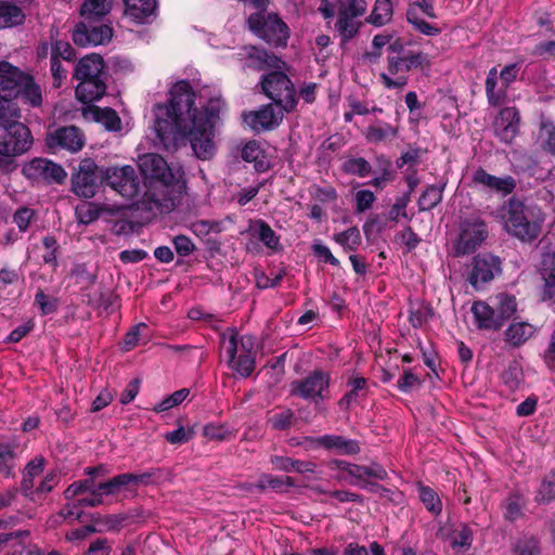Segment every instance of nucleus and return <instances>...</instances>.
<instances>
[{"instance_id": "obj_53", "label": "nucleus", "mask_w": 555, "mask_h": 555, "mask_svg": "<svg viewBox=\"0 0 555 555\" xmlns=\"http://www.w3.org/2000/svg\"><path fill=\"white\" fill-rule=\"evenodd\" d=\"M35 218L36 212L34 209L28 207H20L13 216V221L16 223L20 231L25 232Z\"/></svg>"}, {"instance_id": "obj_35", "label": "nucleus", "mask_w": 555, "mask_h": 555, "mask_svg": "<svg viewBox=\"0 0 555 555\" xmlns=\"http://www.w3.org/2000/svg\"><path fill=\"white\" fill-rule=\"evenodd\" d=\"M16 447L10 443H0V474L4 477L14 476L16 467Z\"/></svg>"}, {"instance_id": "obj_42", "label": "nucleus", "mask_w": 555, "mask_h": 555, "mask_svg": "<svg viewBox=\"0 0 555 555\" xmlns=\"http://www.w3.org/2000/svg\"><path fill=\"white\" fill-rule=\"evenodd\" d=\"M334 240L345 250H356L361 244V234L358 228L352 227L334 235Z\"/></svg>"}, {"instance_id": "obj_17", "label": "nucleus", "mask_w": 555, "mask_h": 555, "mask_svg": "<svg viewBox=\"0 0 555 555\" xmlns=\"http://www.w3.org/2000/svg\"><path fill=\"white\" fill-rule=\"evenodd\" d=\"M305 441L309 443L308 449L322 447L327 451H333L340 455H354L361 451L357 440L340 435H324L315 438L306 437Z\"/></svg>"}, {"instance_id": "obj_31", "label": "nucleus", "mask_w": 555, "mask_h": 555, "mask_svg": "<svg viewBox=\"0 0 555 555\" xmlns=\"http://www.w3.org/2000/svg\"><path fill=\"white\" fill-rule=\"evenodd\" d=\"M534 334V327L525 321L512 322L504 332V341L512 347H519Z\"/></svg>"}, {"instance_id": "obj_52", "label": "nucleus", "mask_w": 555, "mask_h": 555, "mask_svg": "<svg viewBox=\"0 0 555 555\" xmlns=\"http://www.w3.org/2000/svg\"><path fill=\"white\" fill-rule=\"evenodd\" d=\"M160 469H152L141 474H130L132 491H134L138 486H147L154 483L160 478Z\"/></svg>"}, {"instance_id": "obj_50", "label": "nucleus", "mask_w": 555, "mask_h": 555, "mask_svg": "<svg viewBox=\"0 0 555 555\" xmlns=\"http://www.w3.org/2000/svg\"><path fill=\"white\" fill-rule=\"evenodd\" d=\"M101 210L92 203H83L76 208V216L80 223L88 224L100 217Z\"/></svg>"}, {"instance_id": "obj_1", "label": "nucleus", "mask_w": 555, "mask_h": 555, "mask_svg": "<svg viewBox=\"0 0 555 555\" xmlns=\"http://www.w3.org/2000/svg\"><path fill=\"white\" fill-rule=\"evenodd\" d=\"M194 98L189 82L175 83L169 91V103L154 107V130L165 145L186 138L196 157L209 159L215 152L214 127L222 102L212 98L203 111H197L193 107Z\"/></svg>"}, {"instance_id": "obj_26", "label": "nucleus", "mask_w": 555, "mask_h": 555, "mask_svg": "<svg viewBox=\"0 0 555 555\" xmlns=\"http://www.w3.org/2000/svg\"><path fill=\"white\" fill-rule=\"evenodd\" d=\"M24 73L7 62L0 63V101H10Z\"/></svg>"}, {"instance_id": "obj_41", "label": "nucleus", "mask_w": 555, "mask_h": 555, "mask_svg": "<svg viewBox=\"0 0 555 555\" xmlns=\"http://www.w3.org/2000/svg\"><path fill=\"white\" fill-rule=\"evenodd\" d=\"M392 16V5L389 0H376L367 22L375 26L387 24Z\"/></svg>"}, {"instance_id": "obj_23", "label": "nucleus", "mask_w": 555, "mask_h": 555, "mask_svg": "<svg viewBox=\"0 0 555 555\" xmlns=\"http://www.w3.org/2000/svg\"><path fill=\"white\" fill-rule=\"evenodd\" d=\"M51 147H62L69 152H78L85 145V139L80 130L75 126L63 127L55 130L48 138Z\"/></svg>"}, {"instance_id": "obj_18", "label": "nucleus", "mask_w": 555, "mask_h": 555, "mask_svg": "<svg viewBox=\"0 0 555 555\" xmlns=\"http://www.w3.org/2000/svg\"><path fill=\"white\" fill-rule=\"evenodd\" d=\"M520 114L516 107L502 108L493 121L496 138L504 143H511L519 132Z\"/></svg>"}, {"instance_id": "obj_56", "label": "nucleus", "mask_w": 555, "mask_h": 555, "mask_svg": "<svg viewBox=\"0 0 555 555\" xmlns=\"http://www.w3.org/2000/svg\"><path fill=\"white\" fill-rule=\"evenodd\" d=\"M344 4L343 0H321L319 11L322 13L324 18L333 17L336 14L338 15V18H340Z\"/></svg>"}, {"instance_id": "obj_16", "label": "nucleus", "mask_w": 555, "mask_h": 555, "mask_svg": "<svg viewBox=\"0 0 555 555\" xmlns=\"http://www.w3.org/2000/svg\"><path fill=\"white\" fill-rule=\"evenodd\" d=\"M330 384L328 374L314 371L304 379L292 383V392L304 399L318 400L324 398V391Z\"/></svg>"}, {"instance_id": "obj_9", "label": "nucleus", "mask_w": 555, "mask_h": 555, "mask_svg": "<svg viewBox=\"0 0 555 555\" xmlns=\"http://www.w3.org/2000/svg\"><path fill=\"white\" fill-rule=\"evenodd\" d=\"M541 220H529L525 205L512 201L508 204L506 229L521 241L535 238L541 230Z\"/></svg>"}, {"instance_id": "obj_14", "label": "nucleus", "mask_w": 555, "mask_h": 555, "mask_svg": "<svg viewBox=\"0 0 555 555\" xmlns=\"http://www.w3.org/2000/svg\"><path fill=\"white\" fill-rule=\"evenodd\" d=\"M283 107L276 106L275 103L263 105L258 111L245 113L243 115L244 122L254 131L260 132L271 130L278 127L284 116Z\"/></svg>"}, {"instance_id": "obj_5", "label": "nucleus", "mask_w": 555, "mask_h": 555, "mask_svg": "<svg viewBox=\"0 0 555 555\" xmlns=\"http://www.w3.org/2000/svg\"><path fill=\"white\" fill-rule=\"evenodd\" d=\"M89 477L82 481L72 483L64 492L67 505L60 512L65 520L79 519L81 517L80 506H95L103 502L104 476L101 468L96 467L89 472Z\"/></svg>"}, {"instance_id": "obj_64", "label": "nucleus", "mask_w": 555, "mask_h": 555, "mask_svg": "<svg viewBox=\"0 0 555 555\" xmlns=\"http://www.w3.org/2000/svg\"><path fill=\"white\" fill-rule=\"evenodd\" d=\"M516 551L519 555H538L540 552L539 543L535 539H525L517 543Z\"/></svg>"}, {"instance_id": "obj_37", "label": "nucleus", "mask_w": 555, "mask_h": 555, "mask_svg": "<svg viewBox=\"0 0 555 555\" xmlns=\"http://www.w3.org/2000/svg\"><path fill=\"white\" fill-rule=\"evenodd\" d=\"M296 486L294 478L288 476H273L269 474L261 475L257 487L261 490L271 488L278 492H283L286 488Z\"/></svg>"}, {"instance_id": "obj_20", "label": "nucleus", "mask_w": 555, "mask_h": 555, "mask_svg": "<svg viewBox=\"0 0 555 555\" xmlns=\"http://www.w3.org/2000/svg\"><path fill=\"white\" fill-rule=\"evenodd\" d=\"M388 474L386 469L378 463L370 465H358L350 463L345 474L336 476L338 481H347L351 486H361L364 478H373L377 480L387 479Z\"/></svg>"}, {"instance_id": "obj_55", "label": "nucleus", "mask_w": 555, "mask_h": 555, "mask_svg": "<svg viewBox=\"0 0 555 555\" xmlns=\"http://www.w3.org/2000/svg\"><path fill=\"white\" fill-rule=\"evenodd\" d=\"M130 128L129 121H122L117 112L113 108L106 107V131L121 132L128 131Z\"/></svg>"}, {"instance_id": "obj_24", "label": "nucleus", "mask_w": 555, "mask_h": 555, "mask_svg": "<svg viewBox=\"0 0 555 555\" xmlns=\"http://www.w3.org/2000/svg\"><path fill=\"white\" fill-rule=\"evenodd\" d=\"M473 181L489 190L496 191L503 195L512 193L516 186L515 180L509 177H495L488 173L483 168H478L473 173Z\"/></svg>"}, {"instance_id": "obj_4", "label": "nucleus", "mask_w": 555, "mask_h": 555, "mask_svg": "<svg viewBox=\"0 0 555 555\" xmlns=\"http://www.w3.org/2000/svg\"><path fill=\"white\" fill-rule=\"evenodd\" d=\"M388 51V72L390 75H399L396 79H392L386 73L380 74V79L388 89H402L406 86V77L400 74L414 69L426 73L429 69L428 55L415 49L411 40L403 41L401 38H397L389 43Z\"/></svg>"}, {"instance_id": "obj_22", "label": "nucleus", "mask_w": 555, "mask_h": 555, "mask_svg": "<svg viewBox=\"0 0 555 555\" xmlns=\"http://www.w3.org/2000/svg\"><path fill=\"white\" fill-rule=\"evenodd\" d=\"M248 29L257 35H283L287 33V25L275 13L258 12L248 20Z\"/></svg>"}, {"instance_id": "obj_3", "label": "nucleus", "mask_w": 555, "mask_h": 555, "mask_svg": "<svg viewBox=\"0 0 555 555\" xmlns=\"http://www.w3.org/2000/svg\"><path fill=\"white\" fill-rule=\"evenodd\" d=\"M104 63L100 55L86 56L76 66L75 76L80 80L76 96L83 104L81 114L88 121L101 122L104 109L95 104L104 95Z\"/></svg>"}, {"instance_id": "obj_15", "label": "nucleus", "mask_w": 555, "mask_h": 555, "mask_svg": "<svg viewBox=\"0 0 555 555\" xmlns=\"http://www.w3.org/2000/svg\"><path fill=\"white\" fill-rule=\"evenodd\" d=\"M23 173L30 180L50 183H62L66 178L62 166L46 158H35L29 162L24 166Z\"/></svg>"}, {"instance_id": "obj_48", "label": "nucleus", "mask_w": 555, "mask_h": 555, "mask_svg": "<svg viewBox=\"0 0 555 555\" xmlns=\"http://www.w3.org/2000/svg\"><path fill=\"white\" fill-rule=\"evenodd\" d=\"M189 395H190V389H188V388L179 389V390L175 391L173 393H171L170 396L163 399L159 403H157L154 406L153 410L157 413L170 410V409L179 405L180 403H182L188 398Z\"/></svg>"}, {"instance_id": "obj_63", "label": "nucleus", "mask_w": 555, "mask_h": 555, "mask_svg": "<svg viewBox=\"0 0 555 555\" xmlns=\"http://www.w3.org/2000/svg\"><path fill=\"white\" fill-rule=\"evenodd\" d=\"M540 137L544 141V147L548 152L555 153V126L551 122H544L540 131Z\"/></svg>"}, {"instance_id": "obj_12", "label": "nucleus", "mask_w": 555, "mask_h": 555, "mask_svg": "<svg viewBox=\"0 0 555 555\" xmlns=\"http://www.w3.org/2000/svg\"><path fill=\"white\" fill-rule=\"evenodd\" d=\"M501 272V260L498 256L488 253L478 254L473 258L468 282L478 288L500 275Z\"/></svg>"}, {"instance_id": "obj_44", "label": "nucleus", "mask_w": 555, "mask_h": 555, "mask_svg": "<svg viewBox=\"0 0 555 555\" xmlns=\"http://www.w3.org/2000/svg\"><path fill=\"white\" fill-rule=\"evenodd\" d=\"M442 199V191L434 185L428 186L418 199V208L422 211L430 210Z\"/></svg>"}, {"instance_id": "obj_6", "label": "nucleus", "mask_w": 555, "mask_h": 555, "mask_svg": "<svg viewBox=\"0 0 555 555\" xmlns=\"http://www.w3.org/2000/svg\"><path fill=\"white\" fill-rule=\"evenodd\" d=\"M220 350L229 367L241 376L247 377L255 370V337L240 336L234 328H228L220 336Z\"/></svg>"}, {"instance_id": "obj_27", "label": "nucleus", "mask_w": 555, "mask_h": 555, "mask_svg": "<svg viewBox=\"0 0 555 555\" xmlns=\"http://www.w3.org/2000/svg\"><path fill=\"white\" fill-rule=\"evenodd\" d=\"M125 14L138 24L149 23L155 16L156 0H122Z\"/></svg>"}, {"instance_id": "obj_46", "label": "nucleus", "mask_w": 555, "mask_h": 555, "mask_svg": "<svg viewBox=\"0 0 555 555\" xmlns=\"http://www.w3.org/2000/svg\"><path fill=\"white\" fill-rule=\"evenodd\" d=\"M343 169L345 172L356 175L361 178L366 177L371 172L370 163L363 157H353L344 162Z\"/></svg>"}, {"instance_id": "obj_25", "label": "nucleus", "mask_w": 555, "mask_h": 555, "mask_svg": "<svg viewBox=\"0 0 555 555\" xmlns=\"http://www.w3.org/2000/svg\"><path fill=\"white\" fill-rule=\"evenodd\" d=\"M475 324L478 328L496 331L502 327L493 305L486 301H475L470 308Z\"/></svg>"}, {"instance_id": "obj_47", "label": "nucleus", "mask_w": 555, "mask_h": 555, "mask_svg": "<svg viewBox=\"0 0 555 555\" xmlns=\"http://www.w3.org/2000/svg\"><path fill=\"white\" fill-rule=\"evenodd\" d=\"M473 532L466 525H461L454 529L450 537V543L453 548H468L472 545Z\"/></svg>"}, {"instance_id": "obj_33", "label": "nucleus", "mask_w": 555, "mask_h": 555, "mask_svg": "<svg viewBox=\"0 0 555 555\" xmlns=\"http://www.w3.org/2000/svg\"><path fill=\"white\" fill-rule=\"evenodd\" d=\"M491 302L502 324L508 320L517 309L515 296L505 293L498 294L491 299Z\"/></svg>"}, {"instance_id": "obj_58", "label": "nucleus", "mask_w": 555, "mask_h": 555, "mask_svg": "<svg viewBox=\"0 0 555 555\" xmlns=\"http://www.w3.org/2000/svg\"><path fill=\"white\" fill-rule=\"evenodd\" d=\"M35 302L38 305L42 314L53 313L57 308L56 299L47 296L42 291L36 293Z\"/></svg>"}, {"instance_id": "obj_59", "label": "nucleus", "mask_w": 555, "mask_h": 555, "mask_svg": "<svg viewBox=\"0 0 555 555\" xmlns=\"http://www.w3.org/2000/svg\"><path fill=\"white\" fill-rule=\"evenodd\" d=\"M172 243H173L176 251L182 257H186V256L191 255L195 249V245L192 242V240L185 235L175 236L172 238Z\"/></svg>"}, {"instance_id": "obj_38", "label": "nucleus", "mask_w": 555, "mask_h": 555, "mask_svg": "<svg viewBox=\"0 0 555 555\" xmlns=\"http://www.w3.org/2000/svg\"><path fill=\"white\" fill-rule=\"evenodd\" d=\"M498 69L492 67L486 79V94L490 105L498 106L506 99V91L496 88Z\"/></svg>"}, {"instance_id": "obj_60", "label": "nucleus", "mask_w": 555, "mask_h": 555, "mask_svg": "<svg viewBox=\"0 0 555 555\" xmlns=\"http://www.w3.org/2000/svg\"><path fill=\"white\" fill-rule=\"evenodd\" d=\"M410 202V195L405 194L398 197L389 210V219L392 221H398L400 217L406 218L405 208Z\"/></svg>"}, {"instance_id": "obj_7", "label": "nucleus", "mask_w": 555, "mask_h": 555, "mask_svg": "<svg viewBox=\"0 0 555 555\" xmlns=\"http://www.w3.org/2000/svg\"><path fill=\"white\" fill-rule=\"evenodd\" d=\"M16 116H10L7 120L0 122V155L17 156L27 152L33 144L30 130L17 119Z\"/></svg>"}, {"instance_id": "obj_51", "label": "nucleus", "mask_w": 555, "mask_h": 555, "mask_svg": "<svg viewBox=\"0 0 555 555\" xmlns=\"http://www.w3.org/2000/svg\"><path fill=\"white\" fill-rule=\"evenodd\" d=\"M537 499L540 502H548L555 499V470L551 472L542 481Z\"/></svg>"}, {"instance_id": "obj_43", "label": "nucleus", "mask_w": 555, "mask_h": 555, "mask_svg": "<svg viewBox=\"0 0 555 555\" xmlns=\"http://www.w3.org/2000/svg\"><path fill=\"white\" fill-rule=\"evenodd\" d=\"M43 463L44 460L42 457H36L31 460L25 467L22 480V488L25 492L33 489L34 478L43 472Z\"/></svg>"}, {"instance_id": "obj_36", "label": "nucleus", "mask_w": 555, "mask_h": 555, "mask_svg": "<svg viewBox=\"0 0 555 555\" xmlns=\"http://www.w3.org/2000/svg\"><path fill=\"white\" fill-rule=\"evenodd\" d=\"M253 230L257 238L262 242L268 249L275 251L280 248V237L267 222L262 220L256 221Z\"/></svg>"}, {"instance_id": "obj_10", "label": "nucleus", "mask_w": 555, "mask_h": 555, "mask_svg": "<svg viewBox=\"0 0 555 555\" xmlns=\"http://www.w3.org/2000/svg\"><path fill=\"white\" fill-rule=\"evenodd\" d=\"M488 230L479 219L466 220L461 225V232L453 243V256L462 257L474 253L487 238Z\"/></svg>"}, {"instance_id": "obj_39", "label": "nucleus", "mask_w": 555, "mask_h": 555, "mask_svg": "<svg viewBox=\"0 0 555 555\" xmlns=\"http://www.w3.org/2000/svg\"><path fill=\"white\" fill-rule=\"evenodd\" d=\"M128 492H132L130 474H120L106 480V496L120 495L126 498Z\"/></svg>"}, {"instance_id": "obj_57", "label": "nucleus", "mask_w": 555, "mask_h": 555, "mask_svg": "<svg viewBox=\"0 0 555 555\" xmlns=\"http://www.w3.org/2000/svg\"><path fill=\"white\" fill-rule=\"evenodd\" d=\"M147 326L144 323L134 325L126 335L121 343V349L129 351L134 348L139 343L140 333L142 330H146Z\"/></svg>"}, {"instance_id": "obj_40", "label": "nucleus", "mask_w": 555, "mask_h": 555, "mask_svg": "<svg viewBox=\"0 0 555 555\" xmlns=\"http://www.w3.org/2000/svg\"><path fill=\"white\" fill-rule=\"evenodd\" d=\"M397 129L387 122H378L371 125L365 131V139L370 143H379L388 138H395L397 135Z\"/></svg>"}, {"instance_id": "obj_54", "label": "nucleus", "mask_w": 555, "mask_h": 555, "mask_svg": "<svg viewBox=\"0 0 555 555\" xmlns=\"http://www.w3.org/2000/svg\"><path fill=\"white\" fill-rule=\"evenodd\" d=\"M193 436L194 430L192 428L179 426L177 429L166 433L165 439L170 444H182L190 441Z\"/></svg>"}, {"instance_id": "obj_28", "label": "nucleus", "mask_w": 555, "mask_h": 555, "mask_svg": "<svg viewBox=\"0 0 555 555\" xmlns=\"http://www.w3.org/2000/svg\"><path fill=\"white\" fill-rule=\"evenodd\" d=\"M365 10V0H348V3L344 4L341 17L337 21V30L340 31L341 35H354L357 29L354 27L353 18L362 15Z\"/></svg>"}, {"instance_id": "obj_29", "label": "nucleus", "mask_w": 555, "mask_h": 555, "mask_svg": "<svg viewBox=\"0 0 555 555\" xmlns=\"http://www.w3.org/2000/svg\"><path fill=\"white\" fill-rule=\"evenodd\" d=\"M13 96H20L24 104L31 107H40L43 102L41 87L25 73Z\"/></svg>"}, {"instance_id": "obj_19", "label": "nucleus", "mask_w": 555, "mask_h": 555, "mask_svg": "<svg viewBox=\"0 0 555 555\" xmlns=\"http://www.w3.org/2000/svg\"><path fill=\"white\" fill-rule=\"evenodd\" d=\"M240 55L245 60V66L255 70L269 73L272 69L286 68L284 61L256 47L242 48Z\"/></svg>"}, {"instance_id": "obj_49", "label": "nucleus", "mask_w": 555, "mask_h": 555, "mask_svg": "<svg viewBox=\"0 0 555 555\" xmlns=\"http://www.w3.org/2000/svg\"><path fill=\"white\" fill-rule=\"evenodd\" d=\"M420 499L426 508L433 514H439L441 512V502L433 489L428 487H421Z\"/></svg>"}, {"instance_id": "obj_45", "label": "nucleus", "mask_w": 555, "mask_h": 555, "mask_svg": "<svg viewBox=\"0 0 555 555\" xmlns=\"http://www.w3.org/2000/svg\"><path fill=\"white\" fill-rule=\"evenodd\" d=\"M349 391L340 399L339 404L341 406H348L350 403L357 400L362 393L364 395L366 388V379L364 377H354L348 382Z\"/></svg>"}, {"instance_id": "obj_2", "label": "nucleus", "mask_w": 555, "mask_h": 555, "mask_svg": "<svg viewBox=\"0 0 555 555\" xmlns=\"http://www.w3.org/2000/svg\"><path fill=\"white\" fill-rule=\"evenodd\" d=\"M138 165L147 181V190L138 203V209L152 214L169 211L173 202L168 188L173 182L175 175L166 160L158 154L147 153L139 157Z\"/></svg>"}, {"instance_id": "obj_21", "label": "nucleus", "mask_w": 555, "mask_h": 555, "mask_svg": "<svg viewBox=\"0 0 555 555\" xmlns=\"http://www.w3.org/2000/svg\"><path fill=\"white\" fill-rule=\"evenodd\" d=\"M98 188L96 166L90 160L81 162L79 171L73 177V190L82 197L89 198L95 194Z\"/></svg>"}, {"instance_id": "obj_13", "label": "nucleus", "mask_w": 555, "mask_h": 555, "mask_svg": "<svg viewBox=\"0 0 555 555\" xmlns=\"http://www.w3.org/2000/svg\"><path fill=\"white\" fill-rule=\"evenodd\" d=\"M81 22L73 35H102L104 27V0H86L80 10Z\"/></svg>"}, {"instance_id": "obj_8", "label": "nucleus", "mask_w": 555, "mask_h": 555, "mask_svg": "<svg viewBox=\"0 0 555 555\" xmlns=\"http://www.w3.org/2000/svg\"><path fill=\"white\" fill-rule=\"evenodd\" d=\"M263 93L270 98L276 106L291 112L296 106L295 89L284 69H272L261 78Z\"/></svg>"}, {"instance_id": "obj_34", "label": "nucleus", "mask_w": 555, "mask_h": 555, "mask_svg": "<svg viewBox=\"0 0 555 555\" xmlns=\"http://www.w3.org/2000/svg\"><path fill=\"white\" fill-rule=\"evenodd\" d=\"M24 18L25 15L17 5L0 0V28L20 25Z\"/></svg>"}, {"instance_id": "obj_11", "label": "nucleus", "mask_w": 555, "mask_h": 555, "mask_svg": "<svg viewBox=\"0 0 555 555\" xmlns=\"http://www.w3.org/2000/svg\"><path fill=\"white\" fill-rule=\"evenodd\" d=\"M106 185L126 199H133L140 192V180L132 166L106 169Z\"/></svg>"}, {"instance_id": "obj_61", "label": "nucleus", "mask_w": 555, "mask_h": 555, "mask_svg": "<svg viewBox=\"0 0 555 555\" xmlns=\"http://www.w3.org/2000/svg\"><path fill=\"white\" fill-rule=\"evenodd\" d=\"M52 57H62L65 61H70L74 56V49L69 42L65 40H56L52 47Z\"/></svg>"}, {"instance_id": "obj_30", "label": "nucleus", "mask_w": 555, "mask_h": 555, "mask_svg": "<svg viewBox=\"0 0 555 555\" xmlns=\"http://www.w3.org/2000/svg\"><path fill=\"white\" fill-rule=\"evenodd\" d=\"M417 10L422 11L426 16L434 17L433 0H415L414 4L406 12V18L414 26L415 30L424 35H428L429 30L439 31V29L421 20L417 15Z\"/></svg>"}, {"instance_id": "obj_32", "label": "nucleus", "mask_w": 555, "mask_h": 555, "mask_svg": "<svg viewBox=\"0 0 555 555\" xmlns=\"http://www.w3.org/2000/svg\"><path fill=\"white\" fill-rule=\"evenodd\" d=\"M241 156L245 162L254 163L255 169L259 172H263L269 168V162L264 152L256 141L246 143L242 149Z\"/></svg>"}, {"instance_id": "obj_62", "label": "nucleus", "mask_w": 555, "mask_h": 555, "mask_svg": "<svg viewBox=\"0 0 555 555\" xmlns=\"http://www.w3.org/2000/svg\"><path fill=\"white\" fill-rule=\"evenodd\" d=\"M375 195L370 190H361L356 194V207L358 212H364L372 207Z\"/></svg>"}]
</instances>
